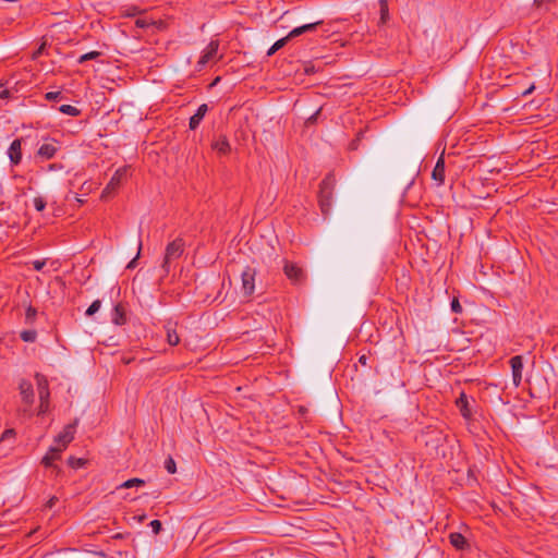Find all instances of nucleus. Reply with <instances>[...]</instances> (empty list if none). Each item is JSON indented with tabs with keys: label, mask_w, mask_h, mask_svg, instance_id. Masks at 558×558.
<instances>
[{
	"label": "nucleus",
	"mask_w": 558,
	"mask_h": 558,
	"mask_svg": "<svg viewBox=\"0 0 558 558\" xmlns=\"http://www.w3.org/2000/svg\"><path fill=\"white\" fill-rule=\"evenodd\" d=\"M184 248L185 242L182 238L174 239L166 246L163 262L161 264V269L165 276L170 272L171 263L182 256Z\"/></svg>",
	"instance_id": "obj_2"
},
{
	"label": "nucleus",
	"mask_w": 558,
	"mask_h": 558,
	"mask_svg": "<svg viewBox=\"0 0 558 558\" xmlns=\"http://www.w3.org/2000/svg\"><path fill=\"white\" fill-rule=\"evenodd\" d=\"M100 56V52L98 51H90V52H87L85 54H82L78 59V63H84L88 60H94L96 58H98Z\"/></svg>",
	"instance_id": "obj_30"
},
{
	"label": "nucleus",
	"mask_w": 558,
	"mask_h": 558,
	"mask_svg": "<svg viewBox=\"0 0 558 558\" xmlns=\"http://www.w3.org/2000/svg\"><path fill=\"white\" fill-rule=\"evenodd\" d=\"M44 50H45V44L40 45V46L37 48V50H35V51L33 52V59H37L39 56H41V54H43V52H44Z\"/></svg>",
	"instance_id": "obj_43"
},
{
	"label": "nucleus",
	"mask_w": 558,
	"mask_h": 558,
	"mask_svg": "<svg viewBox=\"0 0 558 558\" xmlns=\"http://www.w3.org/2000/svg\"><path fill=\"white\" fill-rule=\"evenodd\" d=\"M535 89V85L532 84L529 88H526L523 93H522V96L523 97H526L527 95L532 94Z\"/></svg>",
	"instance_id": "obj_45"
},
{
	"label": "nucleus",
	"mask_w": 558,
	"mask_h": 558,
	"mask_svg": "<svg viewBox=\"0 0 558 558\" xmlns=\"http://www.w3.org/2000/svg\"><path fill=\"white\" fill-rule=\"evenodd\" d=\"M32 265H33V268H34L35 270L40 271V270L45 267L46 262H45V260H39V259H37V260H34V262L32 263Z\"/></svg>",
	"instance_id": "obj_41"
},
{
	"label": "nucleus",
	"mask_w": 558,
	"mask_h": 558,
	"mask_svg": "<svg viewBox=\"0 0 558 558\" xmlns=\"http://www.w3.org/2000/svg\"><path fill=\"white\" fill-rule=\"evenodd\" d=\"M58 110L63 113L71 117H77L81 114V110L72 105H61L58 107Z\"/></svg>",
	"instance_id": "obj_21"
},
{
	"label": "nucleus",
	"mask_w": 558,
	"mask_h": 558,
	"mask_svg": "<svg viewBox=\"0 0 558 558\" xmlns=\"http://www.w3.org/2000/svg\"><path fill=\"white\" fill-rule=\"evenodd\" d=\"M165 469L170 474H174L177 472V464L172 457H168L165 461Z\"/></svg>",
	"instance_id": "obj_29"
},
{
	"label": "nucleus",
	"mask_w": 558,
	"mask_h": 558,
	"mask_svg": "<svg viewBox=\"0 0 558 558\" xmlns=\"http://www.w3.org/2000/svg\"><path fill=\"white\" fill-rule=\"evenodd\" d=\"M20 393L22 397V401L31 407L34 402V389L33 385L29 380L22 379L19 385Z\"/></svg>",
	"instance_id": "obj_9"
},
{
	"label": "nucleus",
	"mask_w": 558,
	"mask_h": 558,
	"mask_svg": "<svg viewBox=\"0 0 558 558\" xmlns=\"http://www.w3.org/2000/svg\"><path fill=\"white\" fill-rule=\"evenodd\" d=\"M8 155L12 165H19L22 160V138H15L9 149Z\"/></svg>",
	"instance_id": "obj_11"
},
{
	"label": "nucleus",
	"mask_w": 558,
	"mask_h": 558,
	"mask_svg": "<svg viewBox=\"0 0 558 558\" xmlns=\"http://www.w3.org/2000/svg\"><path fill=\"white\" fill-rule=\"evenodd\" d=\"M320 24H323V21H317V22H314V23H308V24L302 25V27L304 29V33H307V32L315 31L317 28V26L320 25Z\"/></svg>",
	"instance_id": "obj_38"
},
{
	"label": "nucleus",
	"mask_w": 558,
	"mask_h": 558,
	"mask_svg": "<svg viewBox=\"0 0 558 558\" xmlns=\"http://www.w3.org/2000/svg\"><path fill=\"white\" fill-rule=\"evenodd\" d=\"M68 464L73 469H80L86 464V460L82 458L70 457Z\"/></svg>",
	"instance_id": "obj_27"
},
{
	"label": "nucleus",
	"mask_w": 558,
	"mask_h": 558,
	"mask_svg": "<svg viewBox=\"0 0 558 558\" xmlns=\"http://www.w3.org/2000/svg\"><path fill=\"white\" fill-rule=\"evenodd\" d=\"M319 112H320V109H318L314 114H312V116L307 119V122H310V123L315 122V121H316V119H317V116L319 114Z\"/></svg>",
	"instance_id": "obj_47"
},
{
	"label": "nucleus",
	"mask_w": 558,
	"mask_h": 558,
	"mask_svg": "<svg viewBox=\"0 0 558 558\" xmlns=\"http://www.w3.org/2000/svg\"><path fill=\"white\" fill-rule=\"evenodd\" d=\"M166 330H167V342L170 345H178L180 343V336L177 332L175 326L168 324L166 326Z\"/></svg>",
	"instance_id": "obj_20"
},
{
	"label": "nucleus",
	"mask_w": 558,
	"mask_h": 558,
	"mask_svg": "<svg viewBox=\"0 0 558 558\" xmlns=\"http://www.w3.org/2000/svg\"><path fill=\"white\" fill-rule=\"evenodd\" d=\"M20 338L25 342H34L37 338V332L34 329L23 330L20 333Z\"/></svg>",
	"instance_id": "obj_23"
},
{
	"label": "nucleus",
	"mask_w": 558,
	"mask_h": 558,
	"mask_svg": "<svg viewBox=\"0 0 558 558\" xmlns=\"http://www.w3.org/2000/svg\"><path fill=\"white\" fill-rule=\"evenodd\" d=\"M556 0H534V4L537 8H545L547 9L548 4L555 2Z\"/></svg>",
	"instance_id": "obj_40"
},
{
	"label": "nucleus",
	"mask_w": 558,
	"mask_h": 558,
	"mask_svg": "<svg viewBox=\"0 0 558 558\" xmlns=\"http://www.w3.org/2000/svg\"><path fill=\"white\" fill-rule=\"evenodd\" d=\"M257 270L254 267L246 266L241 274L242 287L241 292L243 296L250 298L255 292V280Z\"/></svg>",
	"instance_id": "obj_4"
},
{
	"label": "nucleus",
	"mask_w": 558,
	"mask_h": 558,
	"mask_svg": "<svg viewBox=\"0 0 558 558\" xmlns=\"http://www.w3.org/2000/svg\"><path fill=\"white\" fill-rule=\"evenodd\" d=\"M63 448L50 447L48 452L41 459V464L46 468H54L53 462L61 459Z\"/></svg>",
	"instance_id": "obj_12"
},
{
	"label": "nucleus",
	"mask_w": 558,
	"mask_h": 558,
	"mask_svg": "<svg viewBox=\"0 0 558 558\" xmlns=\"http://www.w3.org/2000/svg\"><path fill=\"white\" fill-rule=\"evenodd\" d=\"M76 201L80 203V204H83V199L82 198H76Z\"/></svg>",
	"instance_id": "obj_52"
},
{
	"label": "nucleus",
	"mask_w": 558,
	"mask_h": 558,
	"mask_svg": "<svg viewBox=\"0 0 558 558\" xmlns=\"http://www.w3.org/2000/svg\"><path fill=\"white\" fill-rule=\"evenodd\" d=\"M141 250H142V242L138 241V252H137L136 256L128 264V266H126L128 269L135 268L137 258L140 257Z\"/></svg>",
	"instance_id": "obj_39"
},
{
	"label": "nucleus",
	"mask_w": 558,
	"mask_h": 558,
	"mask_svg": "<svg viewBox=\"0 0 558 558\" xmlns=\"http://www.w3.org/2000/svg\"><path fill=\"white\" fill-rule=\"evenodd\" d=\"M149 526L151 527V531L155 535L159 534L162 530V524L159 520H153L149 523Z\"/></svg>",
	"instance_id": "obj_36"
},
{
	"label": "nucleus",
	"mask_w": 558,
	"mask_h": 558,
	"mask_svg": "<svg viewBox=\"0 0 558 558\" xmlns=\"http://www.w3.org/2000/svg\"><path fill=\"white\" fill-rule=\"evenodd\" d=\"M151 25H155V22L153 21H149L145 17H138L135 20V26L138 27V28H146V27H149Z\"/></svg>",
	"instance_id": "obj_32"
},
{
	"label": "nucleus",
	"mask_w": 558,
	"mask_h": 558,
	"mask_svg": "<svg viewBox=\"0 0 558 558\" xmlns=\"http://www.w3.org/2000/svg\"><path fill=\"white\" fill-rule=\"evenodd\" d=\"M288 38L287 37H283V38H280L279 40H277L270 48L269 50L267 51V56H272L275 54L279 49H281L287 43H288Z\"/></svg>",
	"instance_id": "obj_24"
},
{
	"label": "nucleus",
	"mask_w": 558,
	"mask_h": 558,
	"mask_svg": "<svg viewBox=\"0 0 558 558\" xmlns=\"http://www.w3.org/2000/svg\"><path fill=\"white\" fill-rule=\"evenodd\" d=\"M10 96V92L4 89L0 93V98H8Z\"/></svg>",
	"instance_id": "obj_49"
},
{
	"label": "nucleus",
	"mask_w": 558,
	"mask_h": 558,
	"mask_svg": "<svg viewBox=\"0 0 558 558\" xmlns=\"http://www.w3.org/2000/svg\"><path fill=\"white\" fill-rule=\"evenodd\" d=\"M367 361H368V357L367 355L363 354L359 357V363L363 366H366L367 365Z\"/></svg>",
	"instance_id": "obj_46"
},
{
	"label": "nucleus",
	"mask_w": 558,
	"mask_h": 558,
	"mask_svg": "<svg viewBox=\"0 0 558 558\" xmlns=\"http://www.w3.org/2000/svg\"><path fill=\"white\" fill-rule=\"evenodd\" d=\"M58 148L56 145L53 144H43L39 148H38V156L45 158V159H51L54 157L56 153H57Z\"/></svg>",
	"instance_id": "obj_18"
},
{
	"label": "nucleus",
	"mask_w": 558,
	"mask_h": 558,
	"mask_svg": "<svg viewBox=\"0 0 558 558\" xmlns=\"http://www.w3.org/2000/svg\"><path fill=\"white\" fill-rule=\"evenodd\" d=\"M57 501H58L57 497H51V498L48 500V502H47V507H48V508H52Z\"/></svg>",
	"instance_id": "obj_48"
},
{
	"label": "nucleus",
	"mask_w": 558,
	"mask_h": 558,
	"mask_svg": "<svg viewBox=\"0 0 558 558\" xmlns=\"http://www.w3.org/2000/svg\"><path fill=\"white\" fill-rule=\"evenodd\" d=\"M36 380L40 400L38 415H41L48 411L50 392L48 380L43 375L36 374Z\"/></svg>",
	"instance_id": "obj_5"
},
{
	"label": "nucleus",
	"mask_w": 558,
	"mask_h": 558,
	"mask_svg": "<svg viewBox=\"0 0 558 558\" xmlns=\"http://www.w3.org/2000/svg\"><path fill=\"white\" fill-rule=\"evenodd\" d=\"M450 544L457 549H464L466 546V538L461 533L449 534Z\"/></svg>",
	"instance_id": "obj_19"
},
{
	"label": "nucleus",
	"mask_w": 558,
	"mask_h": 558,
	"mask_svg": "<svg viewBox=\"0 0 558 558\" xmlns=\"http://www.w3.org/2000/svg\"><path fill=\"white\" fill-rule=\"evenodd\" d=\"M283 272L294 283H300L304 280L305 275L301 267L294 263L286 260L283 266Z\"/></svg>",
	"instance_id": "obj_7"
},
{
	"label": "nucleus",
	"mask_w": 558,
	"mask_h": 558,
	"mask_svg": "<svg viewBox=\"0 0 558 558\" xmlns=\"http://www.w3.org/2000/svg\"><path fill=\"white\" fill-rule=\"evenodd\" d=\"M45 98L48 101H57L62 98L61 92H48L45 94Z\"/></svg>",
	"instance_id": "obj_34"
},
{
	"label": "nucleus",
	"mask_w": 558,
	"mask_h": 558,
	"mask_svg": "<svg viewBox=\"0 0 558 558\" xmlns=\"http://www.w3.org/2000/svg\"><path fill=\"white\" fill-rule=\"evenodd\" d=\"M219 44L217 40H211L208 46L203 51V54L201 56L197 65L203 68L205 64H207L218 52Z\"/></svg>",
	"instance_id": "obj_10"
},
{
	"label": "nucleus",
	"mask_w": 558,
	"mask_h": 558,
	"mask_svg": "<svg viewBox=\"0 0 558 558\" xmlns=\"http://www.w3.org/2000/svg\"><path fill=\"white\" fill-rule=\"evenodd\" d=\"M450 306H451V311L453 313H456V314L462 313V306L457 298L452 299Z\"/></svg>",
	"instance_id": "obj_37"
},
{
	"label": "nucleus",
	"mask_w": 558,
	"mask_h": 558,
	"mask_svg": "<svg viewBox=\"0 0 558 558\" xmlns=\"http://www.w3.org/2000/svg\"><path fill=\"white\" fill-rule=\"evenodd\" d=\"M335 175L327 174L319 184L318 204L324 215H328L331 209L332 192L335 187Z\"/></svg>",
	"instance_id": "obj_1"
},
{
	"label": "nucleus",
	"mask_w": 558,
	"mask_h": 558,
	"mask_svg": "<svg viewBox=\"0 0 558 558\" xmlns=\"http://www.w3.org/2000/svg\"><path fill=\"white\" fill-rule=\"evenodd\" d=\"M128 170V167H121L116 170V172L113 173L110 181L108 182V184L101 193V199L106 201L117 193L120 186L126 181Z\"/></svg>",
	"instance_id": "obj_3"
},
{
	"label": "nucleus",
	"mask_w": 558,
	"mask_h": 558,
	"mask_svg": "<svg viewBox=\"0 0 558 558\" xmlns=\"http://www.w3.org/2000/svg\"><path fill=\"white\" fill-rule=\"evenodd\" d=\"M512 369V380L515 387L521 384L522 369H523V357L521 355H514L509 361Z\"/></svg>",
	"instance_id": "obj_8"
},
{
	"label": "nucleus",
	"mask_w": 558,
	"mask_h": 558,
	"mask_svg": "<svg viewBox=\"0 0 558 558\" xmlns=\"http://www.w3.org/2000/svg\"><path fill=\"white\" fill-rule=\"evenodd\" d=\"M100 306H101V302H100V300H95V301L89 305V307L86 310V313H85V314H86L87 316H92V315H94L95 313H97V312L99 311Z\"/></svg>",
	"instance_id": "obj_31"
},
{
	"label": "nucleus",
	"mask_w": 558,
	"mask_h": 558,
	"mask_svg": "<svg viewBox=\"0 0 558 558\" xmlns=\"http://www.w3.org/2000/svg\"><path fill=\"white\" fill-rule=\"evenodd\" d=\"M34 207L37 211H43L46 208V201L41 196H37L34 198Z\"/></svg>",
	"instance_id": "obj_33"
},
{
	"label": "nucleus",
	"mask_w": 558,
	"mask_h": 558,
	"mask_svg": "<svg viewBox=\"0 0 558 558\" xmlns=\"http://www.w3.org/2000/svg\"><path fill=\"white\" fill-rule=\"evenodd\" d=\"M379 7H380V22L386 23L389 16L388 12V3L386 0H379Z\"/></svg>",
	"instance_id": "obj_25"
},
{
	"label": "nucleus",
	"mask_w": 558,
	"mask_h": 558,
	"mask_svg": "<svg viewBox=\"0 0 558 558\" xmlns=\"http://www.w3.org/2000/svg\"><path fill=\"white\" fill-rule=\"evenodd\" d=\"M54 168H56V165H50V166H49V169H50V170H53Z\"/></svg>",
	"instance_id": "obj_51"
},
{
	"label": "nucleus",
	"mask_w": 558,
	"mask_h": 558,
	"mask_svg": "<svg viewBox=\"0 0 558 558\" xmlns=\"http://www.w3.org/2000/svg\"><path fill=\"white\" fill-rule=\"evenodd\" d=\"M298 413H299V415H300L301 417H303L304 420H306V415H307V413H308V409H307L306 407H304V405H300V407L298 408Z\"/></svg>",
	"instance_id": "obj_42"
},
{
	"label": "nucleus",
	"mask_w": 558,
	"mask_h": 558,
	"mask_svg": "<svg viewBox=\"0 0 558 558\" xmlns=\"http://www.w3.org/2000/svg\"><path fill=\"white\" fill-rule=\"evenodd\" d=\"M145 519H146V514H143V515H140V517H138V521H140V522H143Z\"/></svg>",
	"instance_id": "obj_50"
},
{
	"label": "nucleus",
	"mask_w": 558,
	"mask_h": 558,
	"mask_svg": "<svg viewBox=\"0 0 558 558\" xmlns=\"http://www.w3.org/2000/svg\"><path fill=\"white\" fill-rule=\"evenodd\" d=\"M456 404L464 418H470L472 416V412L469 404V398L464 392H461L459 398L456 401Z\"/></svg>",
	"instance_id": "obj_16"
},
{
	"label": "nucleus",
	"mask_w": 558,
	"mask_h": 558,
	"mask_svg": "<svg viewBox=\"0 0 558 558\" xmlns=\"http://www.w3.org/2000/svg\"><path fill=\"white\" fill-rule=\"evenodd\" d=\"M432 178H433V180H435L438 183V185L444 184V182H445V158H444V155H441L438 158V160L433 169Z\"/></svg>",
	"instance_id": "obj_13"
},
{
	"label": "nucleus",
	"mask_w": 558,
	"mask_h": 558,
	"mask_svg": "<svg viewBox=\"0 0 558 558\" xmlns=\"http://www.w3.org/2000/svg\"><path fill=\"white\" fill-rule=\"evenodd\" d=\"M140 12L141 11H140V9L137 7H131L130 9H128L126 15L128 16H135Z\"/></svg>",
	"instance_id": "obj_44"
},
{
	"label": "nucleus",
	"mask_w": 558,
	"mask_h": 558,
	"mask_svg": "<svg viewBox=\"0 0 558 558\" xmlns=\"http://www.w3.org/2000/svg\"><path fill=\"white\" fill-rule=\"evenodd\" d=\"M36 315H37L36 308L33 306H28L25 312V322L27 324H32L35 320Z\"/></svg>",
	"instance_id": "obj_28"
},
{
	"label": "nucleus",
	"mask_w": 558,
	"mask_h": 558,
	"mask_svg": "<svg viewBox=\"0 0 558 558\" xmlns=\"http://www.w3.org/2000/svg\"><path fill=\"white\" fill-rule=\"evenodd\" d=\"M15 437H16V432L14 428H8L5 429L1 437H0V442H4L7 440H12L14 441L15 440Z\"/></svg>",
	"instance_id": "obj_26"
},
{
	"label": "nucleus",
	"mask_w": 558,
	"mask_h": 558,
	"mask_svg": "<svg viewBox=\"0 0 558 558\" xmlns=\"http://www.w3.org/2000/svg\"><path fill=\"white\" fill-rule=\"evenodd\" d=\"M208 111V105H201L196 112L190 118L189 126L191 130H196Z\"/></svg>",
	"instance_id": "obj_14"
},
{
	"label": "nucleus",
	"mask_w": 558,
	"mask_h": 558,
	"mask_svg": "<svg viewBox=\"0 0 558 558\" xmlns=\"http://www.w3.org/2000/svg\"><path fill=\"white\" fill-rule=\"evenodd\" d=\"M211 147L220 155H228L231 151L230 143L225 135H220L215 142H213Z\"/></svg>",
	"instance_id": "obj_15"
},
{
	"label": "nucleus",
	"mask_w": 558,
	"mask_h": 558,
	"mask_svg": "<svg viewBox=\"0 0 558 558\" xmlns=\"http://www.w3.org/2000/svg\"><path fill=\"white\" fill-rule=\"evenodd\" d=\"M305 34L302 26L293 28L286 37L288 40Z\"/></svg>",
	"instance_id": "obj_35"
},
{
	"label": "nucleus",
	"mask_w": 558,
	"mask_h": 558,
	"mask_svg": "<svg viewBox=\"0 0 558 558\" xmlns=\"http://www.w3.org/2000/svg\"><path fill=\"white\" fill-rule=\"evenodd\" d=\"M77 424V420L73 424H68L61 433L54 438V441L59 444L58 448H63V450L68 447V445L74 439L75 426Z\"/></svg>",
	"instance_id": "obj_6"
},
{
	"label": "nucleus",
	"mask_w": 558,
	"mask_h": 558,
	"mask_svg": "<svg viewBox=\"0 0 558 558\" xmlns=\"http://www.w3.org/2000/svg\"><path fill=\"white\" fill-rule=\"evenodd\" d=\"M144 485H145L144 480L134 477V478H130V480L123 482L118 488H132L135 486H144Z\"/></svg>",
	"instance_id": "obj_22"
},
{
	"label": "nucleus",
	"mask_w": 558,
	"mask_h": 558,
	"mask_svg": "<svg viewBox=\"0 0 558 558\" xmlns=\"http://www.w3.org/2000/svg\"><path fill=\"white\" fill-rule=\"evenodd\" d=\"M111 320L118 326H122L126 323V312L122 304L119 303L113 307Z\"/></svg>",
	"instance_id": "obj_17"
}]
</instances>
